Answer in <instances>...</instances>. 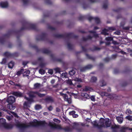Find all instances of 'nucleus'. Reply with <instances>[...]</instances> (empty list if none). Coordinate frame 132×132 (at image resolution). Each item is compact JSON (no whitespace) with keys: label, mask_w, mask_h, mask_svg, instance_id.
Listing matches in <instances>:
<instances>
[{"label":"nucleus","mask_w":132,"mask_h":132,"mask_svg":"<svg viewBox=\"0 0 132 132\" xmlns=\"http://www.w3.org/2000/svg\"><path fill=\"white\" fill-rule=\"evenodd\" d=\"M22 26L20 30H10L7 34L4 35L3 37L0 38V43L2 44H4L6 41V38H9L12 34H19L23 30L32 29L37 31L38 30L35 24H32L24 20L22 21Z\"/></svg>","instance_id":"f257e3e1"},{"label":"nucleus","mask_w":132,"mask_h":132,"mask_svg":"<svg viewBox=\"0 0 132 132\" xmlns=\"http://www.w3.org/2000/svg\"><path fill=\"white\" fill-rule=\"evenodd\" d=\"M54 37L57 38H67L68 39L66 42L68 48L70 50L73 49V46L69 43V39L70 38L76 39L78 38V36L76 35L73 33H65L62 34H55L53 35Z\"/></svg>","instance_id":"f03ea898"},{"label":"nucleus","mask_w":132,"mask_h":132,"mask_svg":"<svg viewBox=\"0 0 132 132\" xmlns=\"http://www.w3.org/2000/svg\"><path fill=\"white\" fill-rule=\"evenodd\" d=\"M32 48L35 49L37 52H41L43 53L46 54H50V56L53 60L54 61H57L61 62L62 61L60 59H58L53 54H51V52L46 48H43V49H39L37 46L36 45H33L32 46Z\"/></svg>","instance_id":"7ed1b4c3"},{"label":"nucleus","mask_w":132,"mask_h":132,"mask_svg":"<svg viewBox=\"0 0 132 132\" xmlns=\"http://www.w3.org/2000/svg\"><path fill=\"white\" fill-rule=\"evenodd\" d=\"M38 121L36 119H34L33 121L29 123V125H27L24 123L21 124L19 122H18L16 124V126L17 127L20 129L28 128L30 126L38 127Z\"/></svg>","instance_id":"20e7f679"},{"label":"nucleus","mask_w":132,"mask_h":132,"mask_svg":"<svg viewBox=\"0 0 132 132\" xmlns=\"http://www.w3.org/2000/svg\"><path fill=\"white\" fill-rule=\"evenodd\" d=\"M48 125L52 129H63L65 132L70 131L72 130V129L69 127H67L65 128H62L60 125H56L54 123H52L51 122H50L49 123Z\"/></svg>","instance_id":"39448f33"},{"label":"nucleus","mask_w":132,"mask_h":132,"mask_svg":"<svg viewBox=\"0 0 132 132\" xmlns=\"http://www.w3.org/2000/svg\"><path fill=\"white\" fill-rule=\"evenodd\" d=\"M0 126L6 129H11L13 127L11 124H8L6 123V120L3 118L0 119Z\"/></svg>","instance_id":"423d86ee"},{"label":"nucleus","mask_w":132,"mask_h":132,"mask_svg":"<svg viewBox=\"0 0 132 132\" xmlns=\"http://www.w3.org/2000/svg\"><path fill=\"white\" fill-rule=\"evenodd\" d=\"M47 35L45 33H42L41 35L37 36L36 38L37 41L45 40L47 39Z\"/></svg>","instance_id":"0eeeda50"},{"label":"nucleus","mask_w":132,"mask_h":132,"mask_svg":"<svg viewBox=\"0 0 132 132\" xmlns=\"http://www.w3.org/2000/svg\"><path fill=\"white\" fill-rule=\"evenodd\" d=\"M6 101L9 104L13 103L15 102V98L14 96H10L8 97Z\"/></svg>","instance_id":"6e6552de"},{"label":"nucleus","mask_w":132,"mask_h":132,"mask_svg":"<svg viewBox=\"0 0 132 132\" xmlns=\"http://www.w3.org/2000/svg\"><path fill=\"white\" fill-rule=\"evenodd\" d=\"M44 101L47 103H53L54 101V99L53 97L51 96H48L45 98Z\"/></svg>","instance_id":"1a4fd4ad"},{"label":"nucleus","mask_w":132,"mask_h":132,"mask_svg":"<svg viewBox=\"0 0 132 132\" xmlns=\"http://www.w3.org/2000/svg\"><path fill=\"white\" fill-rule=\"evenodd\" d=\"M11 94L17 97H21L23 96L22 93L19 92L12 91Z\"/></svg>","instance_id":"9d476101"},{"label":"nucleus","mask_w":132,"mask_h":132,"mask_svg":"<svg viewBox=\"0 0 132 132\" xmlns=\"http://www.w3.org/2000/svg\"><path fill=\"white\" fill-rule=\"evenodd\" d=\"M93 67V66L92 65L90 64H89L85 67L81 68L80 69V71L82 72L84 71L87 69H89Z\"/></svg>","instance_id":"9b49d317"},{"label":"nucleus","mask_w":132,"mask_h":132,"mask_svg":"<svg viewBox=\"0 0 132 132\" xmlns=\"http://www.w3.org/2000/svg\"><path fill=\"white\" fill-rule=\"evenodd\" d=\"M38 127L41 126L44 127L45 125L47 124V123L45 121H39Z\"/></svg>","instance_id":"f8f14e48"},{"label":"nucleus","mask_w":132,"mask_h":132,"mask_svg":"<svg viewBox=\"0 0 132 132\" xmlns=\"http://www.w3.org/2000/svg\"><path fill=\"white\" fill-rule=\"evenodd\" d=\"M35 92L31 91L30 92L29 94V97L33 99L36 97V96L35 95Z\"/></svg>","instance_id":"ddd939ff"},{"label":"nucleus","mask_w":132,"mask_h":132,"mask_svg":"<svg viewBox=\"0 0 132 132\" xmlns=\"http://www.w3.org/2000/svg\"><path fill=\"white\" fill-rule=\"evenodd\" d=\"M0 5L2 8H6L8 6V4L7 2H1L0 3Z\"/></svg>","instance_id":"4468645a"},{"label":"nucleus","mask_w":132,"mask_h":132,"mask_svg":"<svg viewBox=\"0 0 132 132\" xmlns=\"http://www.w3.org/2000/svg\"><path fill=\"white\" fill-rule=\"evenodd\" d=\"M119 125H117L116 124H114V125L112 126L111 128L112 129L113 131L114 132H116L117 131L116 129H118L119 128Z\"/></svg>","instance_id":"2eb2a0df"},{"label":"nucleus","mask_w":132,"mask_h":132,"mask_svg":"<svg viewBox=\"0 0 132 132\" xmlns=\"http://www.w3.org/2000/svg\"><path fill=\"white\" fill-rule=\"evenodd\" d=\"M4 55L7 58L12 57V53L8 52H6L4 54Z\"/></svg>","instance_id":"dca6fc26"},{"label":"nucleus","mask_w":132,"mask_h":132,"mask_svg":"<svg viewBox=\"0 0 132 132\" xmlns=\"http://www.w3.org/2000/svg\"><path fill=\"white\" fill-rule=\"evenodd\" d=\"M13 103L9 104H7V108L10 110H13L15 108V107L14 106L13 104Z\"/></svg>","instance_id":"f3484780"},{"label":"nucleus","mask_w":132,"mask_h":132,"mask_svg":"<svg viewBox=\"0 0 132 132\" xmlns=\"http://www.w3.org/2000/svg\"><path fill=\"white\" fill-rule=\"evenodd\" d=\"M108 29L104 28L102 30L101 34L105 36L109 35V33H108Z\"/></svg>","instance_id":"a211bd4d"},{"label":"nucleus","mask_w":132,"mask_h":132,"mask_svg":"<svg viewBox=\"0 0 132 132\" xmlns=\"http://www.w3.org/2000/svg\"><path fill=\"white\" fill-rule=\"evenodd\" d=\"M93 37L91 36L90 35L87 36L86 38L85 37H83L82 38V40L84 41H86L88 40L91 39L93 38Z\"/></svg>","instance_id":"6ab92c4d"},{"label":"nucleus","mask_w":132,"mask_h":132,"mask_svg":"<svg viewBox=\"0 0 132 132\" xmlns=\"http://www.w3.org/2000/svg\"><path fill=\"white\" fill-rule=\"evenodd\" d=\"M105 124L106 127L107 128L110 126L111 123L110 122L109 119H108L107 120L105 119Z\"/></svg>","instance_id":"aec40b11"},{"label":"nucleus","mask_w":132,"mask_h":132,"mask_svg":"<svg viewBox=\"0 0 132 132\" xmlns=\"http://www.w3.org/2000/svg\"><path fill=\"white\" fill-rule=\"evenodd\" d=\"M88 32L89 33H93V37L95 38H96L98 37V35L96 33V32L93 30H90Z\"/></svg>","instance_id":"412c9836"},{"label":"nucleus","mask_w":132,"mask_h":132,"mask_svg":"<svg viewBox=\"0 0 132 132\" xmlns=\"http://www.w3.org/2000/svg\"><path fill=\"white\" fill-rule=\"evenodd\" d=\"M14 63L12 61H10L8 64V67L10 68H12L14 65Z\"/></svg>","instance_id":"4be33fe9"},{"label":"nucleus","mask_w":132,"mask_h":132,"mask_svg":"<svg viewBox=\"0 0 132 132\" xmlns=\"http://www.w3.org/2000/svg\"><path fill=\"white\" fill-rule=\"evenodd\" d=\"M116 119L119 123H121L123 122V118L121 117H117Z\"/></svg>","instance_id":"5701e85b"},{"label":"nucleus","mask_w":132,"mask_h":132,"mask_svg":"<svg viewBox=\"0 0 132 132\" xmlns=\"http://www.w3.org/2000/svg\"><path fill=\"white\" fill-rule=\"evenodd\" d=\"M93 89L92 88L86 86L85 88L83 89L84 91L87 92L88 91H90L92 90Z\"/></svg>","instance_id":"b1692460"},{"label":"nucleus","mask_w":132,"mask_h":132,"mask_svg":"<svg viewBox=\"0 0 132 132\" xmlns=\"http://www.w3.org/2000/svg\"><path fill=\"white\" fill-rule=\"evenodd\" d=\"M35 93L38 96L40 97H43L45 95V94H42L40 93L37 91H35Z\"/></svg>","instance_id":"393cba45"},{"label":"nucleus","mask_w":132,"mask_h":132,"mask_svg":"<svg viewBox=\"0 0 132 132\" xmlns=\"http://www.w3.org/2000/svg\"><path fill=\"white\" fill-rule=\"evenodd\" d=\"M86 57L88 59L92 60L93 61H94L95 60V57L91 56L90 55L87 54H86Z\"/></svg>","instance_id":"a878e982"},{"label":"nucleus","mask_w":132,"mask_h":132,"mask_svg":"<svg viewBox=\"0 0 132 132\" xmlns=\"http://www.w3.org/2000/svg\"><path fill=\"white\" fill-rule=\"evenodd\" d=\"M101 48L95 46L93 48L91 49V50L92 51H96L100 50L101 49Z\"/></svg>","instance_id":"bb28decb"},{"label":"nucleus","mask_w":132,"mask_h":132,"mask_svg":"<svg viewBox=\"0 0 132 132\" xmlns=\"http://www.w3.org/2000/svg\"><path fill=\"white\" fill-rule=\"evenodd\" d=\"M42 108V106L40 105L37 104L35 106V109L36 110H39Z\"/></svg>","instance_id":"cd10ccee"},{"label":"nucleus","mask_w":132,"mask_h":132,"mask_svg":"<svg viewBox=\"0 0 132 132\" xmlns=\"http://www.w3.org/2000/svg\"><path fill=\"white\" fill-rule=\"evenodd\" d=\"M25 99L28 101V102L30 103H31L32 102H34V99H32L30 97H26Z\"/></svg>","instance_id":"c85d7f7f"},{"label":"nucleus","mask_w":132,"mask_h":132,"mask_svg":"<svg viewBox=\"0 0 132 132\" xmlns=\"http://www.w3.org/2000/svg\"><path fill=\"white\" fill-rule=\"evenodd\" d=\"M65 101L69 103H71V98H68V96L67 95V97H66L64 99Z\"/></svg>","instance_id":"c756f323"},{"label":"nucleus","mask_w":132,"mask_h":132,"mask_svg":"<svg viewBox=\"0 0 132 132\" xmlns=\"http://www.w3.org/2000/svg\"><path fill=\"white\" fill-rule=\"evenodd\" d=\"M108 0H105V2L104 3L103 6L104 9H106L108 8Z\"/></svg>","instance_id":"7c9ffc66"},{"label":"nucleus","mask_w":132,"mask_h":132,"mask_svg":"<svg viewBox=\"0 0 132 132\" xmlns=\"http://www.w3.org/2000/svg\"><path fill=\"white\" fill-rule=\"evenodd\" d=\"M105 119H103L102 120H101L100 121V124L102 125L103 126L105 127V126L104 125L105 123Z\"/></svg>","instance_id":"2f4dec72"},{"label":"nucleus","mask_w":132,"mask_h":132,"mask_svg":"<svg viewBox=\"0 0 132 132\" xmlns=\"http://www.w3.org/2000/svg\"><path fill=\"white\" fill-rule=\"evenodd\" d=\"M94 20L95 21V22L97 24H99L100 22V19L97 17H94Z\"/></svg>","instance_id":"473e14b6"},{"label":"nucleus","mask_w":132,"mask_h":132,"mask_svg":"<svg viewBox=\"0 0 132 132\" xmlns=\"http://www.w3.org/2000/svg\"><path fill=\"white\" fill-rule=\"evenodd\" d=\"M97 80V78L95 77H92L91 79V81L92 82H95Z\"/></svg>","instance_id":"72a5a7b5"},{"label":"nucleus","mask_w":132,"mask_h":132,"mask_svg":"<svg viewBox=\"0 0 132 132\" xmlns=\"http://www.w3.org/2000/svg\"><path fill=\"white\" fill-rule=\"evenodd\" d=\"M128 129V127H122L120 130V131L121 132H126V130Z\"/></svg>","instance_id":"f704fd0d"},{"label":"nucleus","mask_w":132,"mask_h":132,"mask_svg":"<svg viewBox=\"0 0 132 132\" xmlns=\"http://www.w3.org/2000/svg\"><path fill=\"white\" fill-rule=\"evenodd\" d=\"M75 70L74 69H72L69 72V74L70 75L73 76L75 74Z\"/></svg>","instance_id":"c9c22d12"},{"label":"nucleus","mask_w":132,"mask_h":132,"mask_svg":"<svg viewBox=\"0 0 132 132\" xmlns=\"http://www.w3.org/2000/svg\"><path fill=\"white\" fill-rule=\"evenodd\" d=\"M23 69H21L20 70H19L17 72L16 75L18 76L20 75L23 73Z\"/></svg>","instance_id":"e433bc0d"},{"label":"nucleus","mask_w":132,"mask_h":132,"mask_svg":"<svg viewBox=\"0 0 132 132\" xmlns=\"http://www.w3.org/2000/svg\"><path fill=\"white\" fill-rule=\"evenodd\" d=\"M31 104L28 102H25L24 103V105L26 107L29 108L30 104Z\"/></svg>","instance_id":"4c0bfd02"},{"label":"nucleus","mask_w":132,"mask_h":132,"mask_svg":"<svg viewBox=\"0 0 132 132\" xmlns=\"http://www.w3.org/2000/svg\"><path fill=\"white\" fill-rule=\"evenodd\" d=\"M113 38L111 37H106L105 39L107 42L111 41H112Z\"/></svg>","instance_id":"58836bf2"},{"label":"nucleus","mask_w":132,"mask_h":132,"mask_svg":"<svg viewBox=\"0 0 132 132\" xmlns=\"http://www.w3.org/2000/svg\"><path fill=\"white\" fill-rule=\"evenodd\" d=\"M86 18V16H80L78 18L79 20L82 21L84 20Z\"/></svg>","instance_id":"ea45409f"},{"label":"nucleus","mask_w":132,"mask_h":132,"mask_svg":"<svg viewBox=\"0 0 132 132\" xmlns=\"http://www.w3.org/2000/svg\"><path fill=\"white\" fill-rule=\"evenodd\" d=\"M40 86V85L39 83H36L34 85V87L35 88H39Z\"/></svg>","instance_id":"a19ab883"},{"label":"nucleus","mask_w":132,"mask_h":132,"mask_svg":"<svg viewBox=\"0 0 132 132\" xmlns=\"http://www.w3.org/2000/svg\"><path fill=\"white\" fill-rule=\"evenodd\" d=\"M100 82L102 84L101 85V86H103L106 85V82L103 80H101Z\"/></svg>","instance_id":"79ce46f5"},{"label":"nucleus","mask_w":132,"mask_h":132,"mask_svg":"<svg viewBox=\"0 0 132 132\" xmlns=\"http://www.w3.org/2000/svg\"><path fill=\"white\" fill-rule=\"evenodd\" d=\"M30 71L29 70H27L26 71L24 72V73H26V75H25V74H23V76L24 77L25 76H29L28 75H29L30 74Z\"/></svg>","instance_id":"37998d69"},{"label":"nucleus","mask_w":132,"mask_h":132,"mask_svg":"<svg viewBox=\"0 0 132 132\" xmlns=\"http://www.w3.org/2000/svg\"><path fill=\"white\" fill-rule=\"evenodd\" d=\"M19 53L16 52L12 53V57L18 56L19 55Z\"/></svg>","instance_id":"c03bdc74"},{"label":"nucleus","mask_w":132,"mask_h":132,"mask_svg":"<svg viewBox=\"0 0 132 132\" xmlns=\"http://www.w3.org/2000/svg\"><path fill=\"white\" fill-rule=\"evenodd\" d=\"M56 73H60V69L59 68H56L54 69Z\"/></svg>","instance_id":"a18cd8bd"},{"label":"nucleus","mask_w":132,"mask_h":132,"mask_svg":"<svg viewBox=\"0 0 132 132\" xmlns=\"http://www.w3.org/2000/svg\"><path fill=\"white\" fill-rule=\"evenodd\" d=\"M126 119L129 121H132V116L129 115L128 116L126 117Z\"/></svg>","instance_id":"49530a36"},{"label":"nucleus","mask_w":132,"mask_h":132,"mask_svg":"<svg viewBox=\"0 0 132 132\" xmlns=\"http://www.w3.org/2000/svg\"><path fill=\"white\" fill-rule=\"evenodd\" d=\"M45 71L43 69H40L39 70V73L42 75L45 73Z\"/></svg>","instance_id":"de8ad7c7"},{"label":"nucleus","mask_w":132,"mask_h":132,"mask_svg":"<svg viewBox=\"0 0 132 132\" xmlns=\"http://www.w3.org/2000/svg\"><path fill=\"white\" fill-rule=\"evenodd\" d=\"M23 4L24 5H26L28 4L29 2V0H22Z\"/></svg>","instance_id":"09e8293b"},{"label":"nucleus","mask_w":132,"mask_h":132,"mask_svg":"<svg viewBox=\"0 0 132 132\" xmlns=\"http://www.w3.org/2000/svg\"><path fill=\"white\" fill-rule=\"evenodd\" d=\"M92 123L93 125L95 127H97L98 124L96 121H94L93 122H92Z\"/></svg>","instance_id":"8fccbe9b"},{"label":"nucleus","mask_w":132,"mask_h":132,"mask_svg":"<svg viewBox=\"0 0 132 132\" xmlns=\"http://www.w3.org/2000/svg\"><path fill=\"white\" fill-rule=\"evenodd\" d=\"M110 58L108 57H106L103 59V61L105 62H108L110 60Z\"/></svg>","instance_id":"3c124183"},{"label":"nucleus","mask_w":132,"mask_h":132,"mask_svg":"<svg viewBox=\"0 0 132 132\" xmlns=\"http://www.w3.org/2000/svg\"><path fill=\"white\" fill-rule=\"evenodd\" d=\"M6 60L5 58H4L3 59L2 61L1 62V63L3 64H5L6 62Z\"/></svg>","instance_id":"603ef678"},{"label":"nucleus","mask_w":132,"mask_h":132,"mask_svg":"<svg viewBox=\"0 0 132 132\" xmlns=\"http://www.w3.org/2000/svg\"><path fill=\"white\" fill-rule=\"evenodd\" d=\"M48 28L52 30H55V28L51 26H48Z\"/></svg>","instance_id":"864d4df0"},{"label":"nucleus","mask_w":132,"mask_h":132,"mask_svg":"<svg viewBox=\"0 0 132 132\" xmlns=\"http://www.w3.org/2000/svg\"><path fill=\"white\" fill-rule=\"evenodd\" d=\"M108 31L109 30H111L112 31H114L115 30V28L114 27H109L108 28Z\"/></svg>","instance_id":"5fc2aeb1"},{"label":"nucleus","mask_w":132,"mask_h":132,"mask_svg":"<svg viewBox=\"0 0 132 132\" xmlns=\"http://www.w3.org/2000/svg\"><path fill=\"white\" fill-rule=\"evenodd\" d=\"M94 17L90 16L88 17L87 18V19L89 21H90L91 20H94Z\"/></svg>","instance_id":"6e6d98bb"},{"label":"nucleus","mask_w":132,"mask_h":132,"mask_svg":"<svg viewBox=\"0 0 132 132\" xmlns=\"http://www.w3.org/2000/svg\"><path fill=\"white\" fill-rule=\"evenodd\" d=\"M121 9V8H119L116 10L113 9V11L114 12H119Z\"/></svg>","instance_id":"4d7b16f0"},{"label":"nucleus","mask_w":132,"mask_h":132,"mask_svg":"<svg viewBox=\"0 0 132 132\" xmlns=\"http://www.w3.org/2000/svg\"><path fill=\"white\" fill-rule=\"evenodd\" d=\"M119 71L118 69H115L114 70V74H117L119 73Z\"/></svg>","instance_id":"13d9d810"},{"label":"nucleus","mask_w":132,"mask_h":132,"mask_svg":"<svg viewBox=\"0 0 132 132\" xmlns=\"http://www.w3.org/2000/svg\"><path fill=\"white\" fill-rule=\"evenodd\" d=\"M112 43L114 45H119V43L113 40L112 41Z\"/></svg>","instance_id":"bf43d9fd"},{"label":"nucleus","mask_w":132,"mask_h":132,"mask_svg":"<svg viewBox=\"0 0 132 132\" xmlns=\"http://www.w3.org/2000/svg\"><path fill=\"white\" fill-rule=\"evenodd\" d=\"M67 84L70 85H72V81L70 80H68L67 81Z\"/></svg>","instance_id":"052dcab7"},{"label":"nucleus","mask_w":132,"mask_h":132,"mask_svg":"<svg viewBox=\"0 0 132 132\" xmlns=\"http://www.w3.org/2000/svg\"><path fill=\"white\" fill-rule=\"evenodd\" d=\"M75 80L78 82H82V80L81 78H76L75 79Z\"/></svg>","instance_id":"680f3d73"},{"label":"nucleus","mask_w":132,"mask_h":132,"mask_svg":"<svg viewBox=\"0 0 132 132\" xmlns=\"http://www.w3.org/2000/svg\"><path fill=\"white\" fill-rule=\"evenodd\" d=\"M84 97L87 99H88L89 97V95L87 93H85L84 94Z\"/></svg>","instance_id":"e2e57ef3"},{"label":"nucleus","mask_w":132,"mask_h":132,"mask_svg":"<svg viewBox=\"0 0 132 132\" xmlns=\"http://www.w3.org/2000/svg\"><path fill=\"white\" fill-rule=\"evenodd\" d=\"M76 112L75 111H72L70 112L69 113L70 115H72L73 116V115Z\"/></svg>","instance_id":"0e129e2a"},{"label":"nucleus","mask_w":132,"mask_h":132,"mask_svg":"<svg viewBox=\"0 0 132 132\" xmlns=\"http://www.w3.org/2000/svg\"><path fill=\"white\" fill-rule=\"evenodd\" d=\"M48 72L51 75H52L53 73V71L52 69H50L48 70Z\"/></svg>","instance_id":"69168bd1"},{"label":"nucleus","mask_w":132,"mask_h":132,"mask_svg":"<svg viewBox=\"0 0 132 132\" xmlns=\"http://www.w3.org/2000/svg\"><path fill=\"white\" fill-rule=\"evenodd\" d=\"M60 95L62 96H63L64 98V99L66 97H67V95L66 94H64L63 93H60Z\"/></svg>","instance_id":"338daca9"},{"label":"nucleus","mask_w":132,"mask_h":132,"mask_svg":"<svg viewBox=\"0 0 132 132\" xmlns=\"http://www.w3.org/2000/svg\"><path fill=\"white\" fill-rule=\"evenodd\" d=\"M96 127H97L98 129H101L102 127H104L101 124H100V125H99L98 124V126H97Z\"/></svg>","instance_id":"774afa93"}]
</instances>
